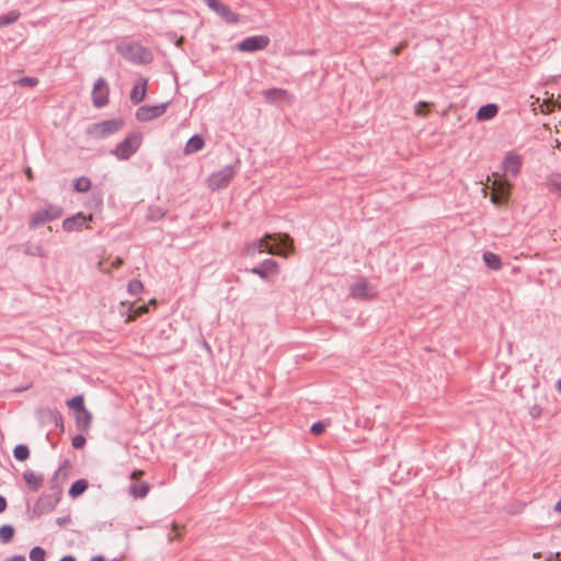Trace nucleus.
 Segmentation results:
<instances>
[{"instance_id":"25","label":"nucleus","mask_w":561,"mask_h":561,"mask_svg":"<svg viewBox=\"0 0 561 561\" xmlns=\"http://www.w3.org/2000/svg\"><path fill=\"white\" fill-rule=\"evenodd\" d=\"M76 424L79 430H88L92 422V414L87 410L75 413Z\"/></svg>"},{"instance_id":"27","label":"nucleus","mask_w":561,"mask_h":561,"mask_svg":"<svg viewBox=\"0 0 561 561\" xmlns=\"http://www.w3.org/2000/svg\"><path fill=\"white\" fill-rule=\"evenodd\" d=\"M89 486V483L85 479H79L72 483L69 489V496L76 499L80 496Z\"/></svg>"},{"instance_id":"14","label":"nucleus","mask_w":561,"mask_h":561,"mask_svg":"<svg viewBox=\"0 0 561 561\" xmlns=\"http://www.w3.org/2000/svg\"><path fill=\"white\" fill-rule=\"evenodd\" d=\"M350 295L355 299L370 300L376 297V293L365 278H359L350 288Z\"/></svg>"},{"instance_id":"52","label":"nucleus","mask_w":561,"mask_h":561,"mask_svg":"<svg viewBox=\"0 0 561 561\" xmlns=\"http://www.w3.org/2000/svg\"><path fill=\"white\" fill-rule=\"evenodd\" d=\"M58 422H60V424H62V417L60 414L56 415V424H58Z\"/></svg>"},{"instance_id":"19","label":"nucleus","mask_w":561,"mask_h":561,"mask_svg":"<svg viewBox=\"0 0 561 561\" xmlns=\"http://www.w3.org/2000/svg\"><path fill=\"white\" fill-rule=\"evenodd\" d=\"M496 187L491 195V201L495 205H501L508 199L511 185L508 183H494Z\"/></svg>"},{"instance_id":"40","label":"nucleus","mask_w":561,"mask_h":561,"mask_svg":"<svg viewBox=\"0 0 561 561\" xmlns=\"http://www.w3.org/2000/svg\"><path fill=\"white\" fill-rule=\"evenodd\" d=\"M428 107V103L426 102H419L416 105H415V114L419 115V116H425L426 115V112L424 111L425 108Z\"/></svg>"},{"instance_id":"18","label":"nucleus","mask_w":561,"mask_h":561,"mask_svg":"<svg viewBox=\"0 0 561 561\" xmlns=\"http://www.w3.org/2000/svg\"><path fill=\"white\" fill-rule=\"evenodd\" d=\"M23 480L31 491L37 492L43 485L44 476L32 470H25L23 472Z\"/></svg>"},{"instance_id":"11","label":"nucleus","mask_w":561,"mask_h":561,"mask_svg":"<svg viewBox=\"0 0 561 561\" xmlns=\"http://www.w3.org/2000/svg\"><path fill=\"white\" fill-rule=\"evenodd\" d=\"M270 44V38L265 35L249 36L238 43L240 51L253 53L265 49Z\"/></svg>"},{"instance_id":"24","label":"nucleus","mask_w":561,"mask_h":561,"mask_svg":"<svg viewBox=\"0 0 561 561\" xmlns=\"http://www.w3.org/2000/svg\"><path fill=\"white\" fill-rule=\"evenodd\" d=\"M482 259H483L484 264L490 270L499 271L502 268L503 263H502V259L500 255H497L493 252L486 251L483 253Z\"/></svg>"},{"instance_id":"44","label":"nucleus","mask_w":561,"mask_h":561,"mask_svg":"<svg viewBox=\"0 0 561 561\" xmlns=\"http://www.w3.org/2000/svg\"><path fill=\"white\" fill-rule=\"evenodd\" d=\"M145 472L142 470H134L130 474L131 480H137L138 478L142 477Z\"/></svg>"},{"instance_id":"55","label":"nucleus","mask_w":561,"mask_h":561,"mask_svg":"<svg viewBox=\"0 0 561 561\" xmlns=\"http://www.w3.org/2000/svg\"><path fill=\"white\" fill-rule=\"evenodd\" d=\"M115 561H121V560H115Z\"/></svg>"},{"instance_id":"32","label":"nucleus","mask_w":561,"mask_h":561,"mask_svg":"<svg viewBox=\"0 0 561 561\" xmlns=\"http://www.w3.org/2000/svg\"><path fill=\"white\" fill-rule=\"evenodd\" d=\"M68 407L73 410L75 413L85 409L84 400L82 396H76L68 401Z\"/></svg>"},{"instance_id":"53","label":"nucleus","mask_w":561,"mask_h":561,"mask_svg":"<svg viewBox=\"0 0 561 561\" xmlns=\"http://www.w3.org/2000/svg\"><path fill=\"white\" fill-rule=\"evenodd\" d=\"M26 175H27L28 179H32V176H33L32 175V170L30 168L26 170Z\"/></svg>"},{"instance_id":"46","label":"nucleus","mask_w":561,"mask_h":561,"mask_svg":"<svg viewBox=\"0 0 561 561\" xmlns=\"http://www.w3.org/2000/svg\"><path fill=\"white\" fill-rule=\"evenodd\" d=\"M56 522L59 526H64L70 522V518L69 517H59V518H57Z\"/></svg>"},{"instance_id":"28","label":"nucleus","mask_w":561,"mask_h":561,"mask_svg":"<svg viewBox=\"0 0 561 561\" xmlns=\"http://www.w3.org/2000/svg\"><path fill=\"white\" fill-rule=\"evenodd\" d=\"M92 186L91 180L85 176H80L73 181V190L79 193L88 192Z\"/></svg>"},{"instance_id":"56","label":"nucleus","mask_w":561,"mask_h":561,"mask_svg":"<svg viewBox=\"0 0 561 561\" xmlns=\"http://www.w3.org/2000/svg\"><path fill=\"white\" fill-rule=\"evenodd\" d=\"M547 561H549V560H547Z\"/></svg>"},{"instance_id":"47","label":"nucleus","mask_w":561,"mask_h":561,"mask_svg":"<svg viewBox=\"0 0 561 561\" xmlns=\"http://www.w3.org/2000/svg\"><path fill=\"white\" fill-rule=\"evenodd\" d=\"M553 510H554V512L561 514V500L556 503Z\"/></svg>"},{"instance_id":"8","label":"nucleus","mask_w":561,"mask_h":561,"mask_svg":"<svg viewBox=\"0 0 561 561\" xmlns=\"http://www.w3.org/2000/svg\"><path fill=\"white\" fill-rule=\"evenodd\" d=\"M204 3L219 15L226 23L234 25L239 23V15L230 10V8L219 0H203Z\"/></svg>"},{"instance_id":"22","label":"nucleus","mask_w":561,"mask_h":561,"mask_svg":"<svg viewBox=\"0 0 561 561\" xmlns=\"http://www.w3.org/2000/svg\"><path fill=\"white\" fill-rule=\"evenodd\" d=\"M150 485L147 482H133L128 488V493L134 499H144L147 496Z\"/></svg>"},{"instance_id":"49","label":"nucleus","mask_w":561,"mask_h":561,"mask_svg":"<svg viewBox=\"0 0 561 561\" xmlns=\"http://www.w3.org/2000/svg\"><path fill=\"white\" fill-rule=\"evenodd\" d=\"M552 185L556 187L557 191H559L561 193V182H553Z\"/></svg>"},{"instance_id":"31","label":"nucleus","mask_w":561,"mask_h":561,"mask_svg":"<svg viewBox=\"0 0 561 561\" xmlns=\"http://www.w3.org/2000/svg\"><path fill=\"white\" fill-rule=\"evenodd\" d=\"M13 455L16 460L24 461L30 457V449L26 445H18L14 450Z\"/></svg>"},{"instance_id":"48","label":"nucleus","mask_w":561,"mask_h":561,"mask_svg":"<svg viewBox=\"0 0 561 561\" xmlns=\"http://www.w3.org/2000/svg\"><path fill=\"white\" fill-rule=\"evenodd\" d=\"M59 561H76V558L72 556H65Z\"/></svg>"},{"instance_id":"37","label":"nucleus","mask_w":561,"mask_h":561,"mask_svg":"<svg viewBox=\"0 0 561 561\" xmlns=\"http://www.w3.org/2000/svg\"><path fill=\"white\" fill-rule=\"evenodd\" d=\"M325 431V424L322 422H316L312 424L310 432L313 435H321Z\"/></svg>"},{"instance_id":"29","label":"nucleus","mask_w":561,"mask_h":561,"mask_svg":"<svg viewBox=\"0 0 561 561\" xmlns=\"http://www.w3.org/2000/svg\"><path fill=\"white\" fill-rule=\"evenodd\" d=\"M21 16L18 10H11L7 14L0 16V27L15 23Z\"/></svg>"},{"instance_id":"50","label":"nucleus","mask_w":561,"mask_h":561,"mask_svg":"<svg viewBox=\"0 0 561 561\" xmlns=\"http://www.w3.org/2000/svg\"><path fill=\"white\" fill-rule=\"evenodd\" d=\"M556 390L561 393V378L556 382Z\"/></svg>"},{"instance_id":"36","label":"nucleus","mask_w":561,"mask_h":561,"mask_svg":"<svg viewBox=\"0 0 561 561\" xmlns=\"http://www.w3.org/2000/svg\"><path fill=\"white\" fill-rule=\"evenodd\" d=\"M133 312H134L133 314L128 316L127 321H133L137 317L148 312V306H146V305L139 306Z\"/></svg>"},{"instance_id":"26","label":"nucleus","mask_w":561,"mask_h":561,"mask_svg":"<svg viewBox=\"0 0 561 561\" xmlns=\"http://www.w3.org/2000/svg\"><path fill=\"white\" fill-rule=\"evenodd\" d=\"M23 251L26 255L46 257L47 253L41 244L26 242L23 244Z\"/></svg>"},{"instance_id":"20","label":"nucleus","mask_w":561,"mask_h":561,"mask_svg":"<svg viewBox=\"0 0 561 561\" xmlns=\"http://www.w3.org/2000/svg\"><path fill=\"white\" fill-rule=\"evenodd\" d=\"M262 95L267 102L286 101L289 94L286 90L280 88H271L262 92Z\"/></svg>"},{"instance_id":"34","label":"nucleus","mask_w":561,"mask_h":561,"mask_svg":"<svg viewBox=\"0 0 561 561\" xmlns=\"http://www.w3.org/2000/svg\"><path fill=\"white\" fill-rule=\"evenodd\" d=\"M30 559L31 561H45L46 559V552L43 548L41 547H34L31 551H30Z\"/></svg>"},{"instance_id":"35","label":"nucleus","mask_w":561,"mask_h":561,"mask_svg":"<svg viewBox=\"0 0 561 561\" xmlns=\"http://www.w3.org/2000/svg\"><path fill=\"white\" fill-rule=\"evenodd\" d=\"M20 87H36L38 84V79L35 77H22L16 82Z\"/></svg>"},{"instance_id":"51","label":"nucleus","mask_w":561,"mask_h":561,"mask_svg":"<svg viewBox=\"0 0 561 561\" xmlns=\"http://www.w3.org/2000/svg\"><path fill=\"white\" fill-rule=\"evenodd\" d=\"M91 561H105V559L102 556H96L91 559Z\"/></svg>"},{"instance_id":"1","label":"nucleus","mask_w":561,"mask_h":561,"mask_svg":"<svg viewBox=\"0 0 561 561\" xmlns=\"http://www.w3.org/2000/svg\"><path fill=\"white\" fill-rule=\"evenodd\" d=\"M293 250V239L288 234L266 233L263 238L255 239L248 243L244 252L249 256L267 252L286 257Z\"/></svg>"},{"instance_id":"30","label":"nucleus","mask_w":561,"mask_h":561,"mask_svg":"<svg viewBox=\"0 0 561 561\" xmlns=\"http://www.w3.org/2000/svg\"><path fill=\"white\" fill-rule=\"evenodd\" d=\"M14 528L11 525H3L0 527V541L2 543L10 542L14 537Z\"/></svg>"},{"instance_id":"6","label":"nucleus","mask_w":561,"mask_h":561,"mask_svg":"<svg viewBox=\"0 0 561 561\" xmlns=\"http://www.w3.org/2000/svg\"><path fill=\"white\" fill-rule=\"evenodd\" d=\"M238 172V165H226L221 170L211 173L207 178V185L210 190L217 191L225 188L229 185L231 180L234 178V175Z\"/></svg>"},{"instance_id":"17","label":"nucleus","mask_w":561,"mask_h":561,"mask_svg":"<svg viewBox=\"0 0 561 561\" xmlns=\"http://www.w3.org/2000/svg\"><path fill=\"white\" fill-rule=\"evenodd\" d=\"M147 79H139L130 91V101L134 104H139L147 95Z\"/></svg>"},{"instance_id":"16","label":"nucleus","mask_w":561,"mask_h":561,"mask_svg":"<svg viewBox=\"0 0 561 561\" xmlns=\"http://www.w3.org/2000/svg\"><path fill=\"white\" fill-rule=\"evenodd\" d=\"M278 272V263L272 259H266L257 266L251 268L252 274H255L263 279H266L271 275H276Z\"/></svg>"},{"instance_id":"2","label":"nucleus","mask_w":561,"mask_h":561,"mask_svg":"<svg viewBox=\"0 0 561 561\" xmlns=\"http://www.w3.org/2000/svg\"><path fill=\"white\" fill-rule=\"evenodd\" d=\"M116 50L126 60L134 64H148L152 59L150 50L138 43H123L116 46Z\"/></svg>"},{"instance_id":"13","label":"nucleus","mask_w":561,"mask_h":561,"mask_svg":"<svg viewBox=\"0 0 561 561\" xmlns=\"http://www.w3.org/2000/svg\"><path fill=\"white\" fill-rule=\"evenodd\" d=\"M522 165H523L522 156L514 151H508L502 161V170H503L504 174L511 175L514 178L519 174Z\"/></svg>"},{"instance_id":"3","label":"nucleus","mask_w":561,"mask_h":561,"mask_svg":"<svg viewBox=\"0 0 561 561\" xmlns=\"http://www.w3.org/2000/svg\"><path fill=\"white\" fill-rule=\"evenodd\" d=\"M142 144V136L140 133L128 134L121 142H118L114 149L111 150V154L116 157L121 161L128 160L134 156Z\"/></svg>"},{"instance_id":"43","label":"nucleus","mask_w":561,"mask_h":561,"mask_svg":"<svg viewBox=\"0 0 561 561\" xmlns=\"http://www.w3.org/2000/svg\"><path fill=\"white\" fill-rule=\"evenodd\" d=\"M4 561H26V559L22 554H16V556L7 558Z\"/></svg>"},{"instance_id":"41","label":"nucleus","mask_w":561,"mask_h":561,"mask_svg":"<svg viewBox=\"0 0 561 561\" xmlns=\"http://www.w3.org/2000/svg\"><path fill=\"white\" fill-rule=\"evenodd\" d=\"M407 46H408L407 42H401L399 45H397L396 47H393L391 49V54L393 56H398Z\"/></svg>"},{"instance_id":"33","label":"nucleus","mask_w":561,"mask_h":561,"mask_svg":"<svg viewBox=\"0 0 561 561\" xmlns=\"http://www.w3.org/2000/svg\"><path fill=\"white\" fill-rule=\"evenodd\" d=\"M127 289L130 295L137 296L142 291L144 285L139 279H131L128 283Z\"/></svg>"},{"instance_id":"21","label":"nucleus","mask_w":561,"mask_h":561,"mask_svg":"<svg viewBox=\"0 0 561 561\" xmlns=\"http://www.w3.org/2000/svg\"><path fill=\"white\" fill-rule=\"evenodd\" d=\"M204 146H205V141H204L203 137L199 135H194L185 144L184 153L192 154V153L198 152L204 148Z\"/></svg>"},{"instance_id":"5","label":"nucleus","mask_w":561,"mask_h":561,"mask_svg":"<svg viewBox=\"0 0 561 561\" xmlns=\"http://www.w3.org/2000/svg\"><path fill=\"white\" fill-rule=\"evenodd\" d=\"M64 210L60 206L49 204L45 208L34 211L28 218V227L35 229L46 222H50L61 217Z\"/></svg>"},{"instance_id":"45","label":"nucleus","mask_w":561,"mask_h":561,"mask_svg":"<svg viewBox=\"0 0 561 561\" xmlns=\"http://www.w3.org/2000/svg\"><path fill=\"white\" fill-rule=\"evenodd\" d=\"M7 510V500L4 496L0 495V513Z\"/></svg>"},{"instance_id":"39","label":"nucleus","mask_w":561,"mask_h":561,"mask_svg":"<svg viewBox=\"0 0 561 561\" xmlns=\"http://www.w3.org/2000/svg\"><path fill=\"white\" fill-rule=\"evenodd\" d=\"M541 414H542V408L539 404H534L533 407L529 408V415L534 420L539 419L541 416Z\"/></svg>"},{"instance_id":"7","label":"nucleus","mask_w":561,"mask_h":561,"mask_svg":"<svg viewBox=\"0 0 561 561\" xmlns=\"http://www.w3.org/2000/svg\"><path fill=\"white\" fill-rule=\"evenodd\" d=\"M56 493H43L34 504L33 512L36 515H44L53 512L61 500Z\"/></svg>"},{"instance_id":"38","label":"nucleus","mask_w":561,"mask_h":561,"mask_svg":"<svg viewBox=\"0 0 561 561\" xmlns=\"http://www.w3.org/2000/svg\"><path fill=\"white\" fill-rule=\"evenodd\" d=\"M72 446L76 448V449H80L82 448L84 445H85V437L83 435H76L73 438H72V442H71Z\"/></svg>"},{"instance_id":"12","label":"nucleus","mask_w":561,"mask_h":561,"mask_svg":"<svg viewBox=\"0 0 561 561\" xmlns=\"http://www.w3.org/2000/svg\"><path fill=\"white\" fill-rule=\"evenodd\" d=\"M70 471V465L66 460L64 463L55 471L54 476L49 480V490L57 495L62 496L64 484L68 479Z\"/></svg>"},{"instance_id":"23","label":"nucleus","mask_w":561,"mask_h":561,"mask_svg":"<svg viewBox=\"0 0 561 561\" xmlns=\"http://www.w3.org/2000/svg\"><path fill=\"white\" fill-rule=\"evenodd\" d=\"M497 111H499V108H497L496 104L490 103V104L483 105L478 110V112L476 114V118L478 121L492 119L497 114Z\"/></svg>"},{"instance_id":"4","label":"nucleus","mask_w":561,"mask_h":561,"mask_svg":"<svg viewBox=\"0 0 561 561\" xmlns=\"http://www.w3.org/2000/svg\"><path fill=\"white\" fill-rule=\"evenodd\" d=\"M123 126L122 118L106 119L88 126L87 134L94 139H104L119 131Z\"/></svg>"},{"instance_id":"10","label":"nucleus","mask_w":561,"mask_h":561,"mask_svg":"<svg viewBox=\"0 0 561 561\" xmlns=\"http://www.w3.org/2000/svg\"><path fill=\"white\" fill-rule=\"evenodd\" d=\"M110 88L104 78H99L91 93L92 103L96 108H102L108 103Z\"/></svg>"},{"instance_id":"54","label":"nucleus","mask_w":561,"mask_h":561,"mask_svg":"<svg viewBox=\"0 0 561 561\" xmlns=\"http://www.w3.org/2000/svg\"><path fill=\"white\" fill-rule=\"evenodd\" d=\"M540 557H541V554H540V553H535V554H534V558H540Z\"/></svg>"},{"instance_id":"42","label":"nucleus","mask_w":561,"mask_h":561,"mask_svg":"<svg viewBox=\"0 0 561 561\" xmlns=\"http://www.w3.org/2000/svg\"><path fill=\"white\" fill-rule=\"evenodd\" d=\"M123 265V260L121 257H115L111 263L112 268H119Z\"/></svg>"},{"instance_id":"15","label":"nucleus","mask_w":561,"mask_h":561,"mask_svg":"<svg viewBox=\"0 0 561 561\" xmlns=\"http://www.w3.org/2000/svg\"><path fill=\"white\" fill-rule=\"evenodd\" d=\"M93 216L84 215L83 213H77L76 215L66 218L62 221V229L67 232L78 231L83 227L87 222L92 221Z\"/></svg>"},{"instance_id":"9","label":"nucleus","mask_w":561,"mask_h":561,"mask_svg":"<svg viewBox=\"0 0 561 561\" xmlns=\"http://www.w3.org/2000/svg\"><path fill=\"white\" fill-rule=\"evenodd\" d=\"M168 106V102L157 105H142L136 111V119L139 122H149L156 119L165 113Z\"/></svg>"}]
</instances>
